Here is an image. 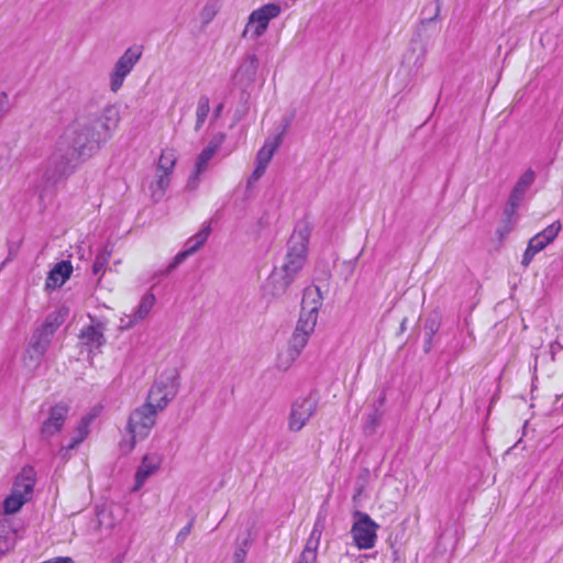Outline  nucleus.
Segmentation results:
<instances>
[{
	"mask_svg": "<svg viewBox=\"0 0 563 563\" xmlns=\"http://www.w3.org/2000/svg\"><path fill=\"white\" fill-rule=\"evenodd\" d=\"M294 279L278 267H275L263 285L264 296L279 298L284 296Z\"/></svg>",
	"mask_w": 563,
	"mask_h": 563,
	"instance_id": "nucleus-12",
	"label": "nucleus"
},
{
	"mask_svg": "<svg viewBox=\"0 0 563 563\" xmlns=\"http://www.w3.org/2000/svg\"><path fill=\"white\" fill-rule=\"evenodd\" d=\"M210 112V100L207 96H200L196 109L195 131H199Z\"/></svg>",
	"mask_w": 563,
	"mask_h": 563,
	"instance_id": "nucleus-32",
	"label": "nucleus"
},
{
	"mask_svg": "<svg viewBox=\"0 0 563 563\" xmlns=\"http://www.w3.org/2000/svg\"><path fill=\"white\" fill-rule=\"evenodd\" d=\"M80 339L84 344L90 347H100L104 344L103 327L101 324H91L84 328L80 332Z\"/></svg>",
	"mask_w": 563,
	"mask_h": 563,
	"instance_id": "nucleus-23",
	"label": "nucleus"
},
{
	"mask_svg": "<svg viewBox=\"0 0 563 563\" xmlns=\"http://www.w3.org/2000/svg\"><path fill=\"white\" fill-rule=\"evenodd\" d=\"M68 411L69 407L66 404L59 402L53 406L48 411L47 419L44 420L42 423V437L48 439L59 433L68 416Z\"/></svg>",
	"mask_w": 563,
	"mask_h": 563,
	"instance_id": "nucleus-11",
	"label": "nucleus"
},
{
	"mask_svg": "<svg viewBox=\"0 0 563 563\" xmlns=\"http://www.w3.org/2000/svg\"><path fill=\"white\" fill-rule=\"evenodd\" d=\"M310 233L311 229L307 221H299L296 224L287 243L284 263L278 267L294 280L298 277L307 262Z\"/></svg>",
	"mask_w": 563,
	"mask_h": 563,
	"instance_id": "nucleus-2",
	"label": "nucleus"
},
{
	"mask_svg": "<svg viewBox=\"0 0 563 563\" xmlns=\"http://www.w3.org/2000/svg\"><path fill=\"white\" fill-rule=\"evenodd\" d=\"M25 503H27L25 500V496L19 495L11 490V494L3 501L4 512L9 515L15 514Z\"/></svg>",
	"mask_w": 563,
	"mask_h": 563,
	"instance_id": "nucleus-36",
	"label": "nucleus"
},
{
	"mask_svg": "<svg viewBox=\"0 0 563 563\" xmlns=\"http://www.w3.org/2000/svg\"><path fill=\"white\" fill-rule=\"evenodd\" d=\"M222 111V104L217 106L214 109V117L218 118L221 114Z\"/></svg>",
	"mask_w": 563,
	"mask_h": 563,
	"instance_id": "nucleus-50",
	"label": "nucleus"
},
{
	"mask_svg": "<svg viewBox=\"0 0 563 563\" xmlns=\"http://www.w3.org/2000/svg\"><path fill=\"white\" fill-rule=\"evenodd\" d=\"M433 333H434V329H433V328H431V329H430V333H429V340H428V345H427V347H426V351H429V350H430V346H431V338H432Z\"/></svg>",
	"mask_w": 563,
	"mask_h": 563,
	"instance_id": "nucleus-48",
	"label": "nucleus"
},
{
	"mask_svg": "<svg viewBox=\"0 0 563 563\" xmlns=\"http://www.w3.org/2000/svg\"><path fill=\"white\" fill-rule=\"evenodd\" d=\"M128 316H129V314H124V317H122V318L120 319V321L123 319V320H124V322H123V323H126V322L129 321Z\"/></svg>",
	"mask_w": 563,
	"mask_h": 563,
	"instance_id": "nucleus-51",
	"label": "nucleus"
},
{
	"mask_svg": "<svg viewBox=\"0 0 563 563\" xmlns=\"http://www.w3.org/2000/svg\"><path fill=\"white\" fill-rule=\"evenodd\" d=\"M322 295L319 287H308L305 289L301 300V310L319 314L322 306Z\"/></svg>",
	"mask_w": 563,
	"mask_h": 563,
	"instance_id": "nucleus-21",
	"label": "nucleus"
},
{
	"mask_svg": "<svg viewBox=\"0 0 563 563\" xmlns=\"http://www.w3.org/2000/svg\"><path fill=\"white\" fill-rule=\"evenodd\" d=\"M51 340L52 339L36 331L33 333L30 344L23 355V364L29 372H34L38 368L51 344Z\"/></svg>",
	"mask_w": 563,
	"mask_h": 563,
	"instance_id": "nucleus-9",
	"label": "nucleus"
},
{
	"mask_svg": "<svg viewBox=\"0 0 563 563\" xmlns=\"http://www.w3.org/2000/svg\"><path fill=\"white\" fill-rule=\"evenodd\" d=\"M323 523L318 519L312 528V531L306 542L297 563H316L317 551L319 548L320 539L322 536Z\"/></svg>",
	"mask_w": 563,
	"mask_h": 563,
	"instance_id": "nucleus-15",
	"label": "nucleus"
},
{
	"mask_svg": "<svg viewBox=\"0 0 563 563\" xmlns=\"http://www.w3.org/2000/svg\"><path fill=\"white\" fill-rule=\"evenodd\" d=\"M224 141L225 134L222 132L217 133L211 137L208 145L203 150H206L207 152L214 156V154L219 151Z\"/></svg>",
	"mask_w": 563,
	"mask_h": 563,
	"instance_id": "nucleus-39",
	"label": "nucleus"
},
{
	"mask_svg": "<svg viewBox=\"0 0 563 563\" xmlns=\"http://www.w3.org/2000/svg\"><path fill=\"white\" fill-rule=\"evenodd\" d=\"M385 397L382 396L379 398V407H375L372 412H369L366 417V421L364 424V432L367 435L374 434L377 428L380 424L382 418L384 416V410L382 407L384 406Z\"/></svg>",
	"mask_w": 563,
	"mask_h": 563,
	"instance_id": "nucleus-28",
	"label": "nucleus"
},
{
	"mask_svg": "<svg viewBox=\"0 0 563 563\" xmlns=\"http://www.w3.org/2000/svg\"><path fill=\"white\" fill-rule=\"evenodd\" d=\"M177 163V153L174 148L166 147L162 150L155 169L173 176Z\"/></svg>",
	"mask_w": 563,
	"mask_h": 563,
	"instance_id": "nucleus-26",
	"label": "nucleus"
},
{
	"mask_svg": "<svg viewBox=\"0 0 563 563\" xmlns=\"http://www.w3.org/2000/svg\"><path fill=\"white\" fill-rule=\"evenodd\" d=\"M169 401L167 400V397H165V393H163L158 386L153 384L147 394L145 405L161 412L167 407Z\"/></svg>",
	"mask_w": 563,
	"mask_h": 563,
	"instance_id": "nucleus-30",
	"label": "nucleus"
},
{
	"mask_svg": "<svg viewBox=\"0 0 563 563\" xmlns=\"http://www.w3.org/2000/svg\"><path fill=\"white\" fill-rule=\"evenodd\" d=\"M211 232L210 223H203L200 230L186 242V247L191 254L199 251L207 242Z\"/></svg>",
	"mask_w": 563,
	"mask_h": 563,
	"instance_id": "nucleus-29",
	"label": "nucleus"
},
{
	"mask_svg": "<svg viewBox=\"0 0 563 563\" xmlns=\"http://www.w3.org/2000/svg\"><path fill=\"white\" fill-rule=\"evenodd\" d=\"M9 111L7 96H0V120L4 117V114Z\"/></svg>",
	"mask_w": 563,
	"mask_h": 563,
	"instance_id": "nucleus-44",
	"label": "nucleus"
},
{
	"mask_svg": "<svg viewBox=\"0 0 563 563\" xmlns=\"http://www.w3.org/2000/svg\"><path fill=\"white\" fill-rule=\"evenodd\" d=\"M246 558V552L243 549H239L235 551L233 556V563H244Z\"/></svg>",
	"mask_w": 563,
	"mask_h": 563,
	"instance_id": "nucleus-46",
	"label": "nucleus"
},
{
	"mask_svg": "<svg viewBox=\"0 0 563 563\" xmlns=\"http://www.w3.org/2000/svg\"><path fill=\"white\" fill-rule=\"evenodd\" d=\"M102 126L107 131L114 130L120 121V112L115 106H108L102 112Z\"/></svg>",
	"mask_w": 563,
	"mask_h": 563,
	"instance_id": "nucleus-34",
	"label": "nucleus"
},
{
	"mask_svg": "<svg viewBox=\"0 0 563 563\" xmlns=\"http://www.w3.org/2000/svg\"><path fill=\"white\" fill-rule=\"evenodd\" d=\"M221 8V0H208L199 12V20L202 25H208L218 14Z\"/></svg>",
	"mask_w": 563,
	"mask_h": 563,
	"instance_id": "nucleus-31",
	"label": "nucleus"
},
{
	"mask_svg": "<svg viewBox=\"0 0 563 563\" xmlns=\"http://www.w3.org/2000/svg\"><path fill=\"white\" fill-rule=\"evenodd\" d=\"M95 419V415H86L81 418L78 427L75 430L74 437L68 445L65 446V451H71L78 446L89 434V428Z\"/></svg>",
	"mask_w": 563,
	"mask_h": 563,
	"instance_id": "nucleus-24",
	"label": "nucleus"
},
{
	"mask_svg": "<svg viewBox=\"0 0 563 563\" xmlns=\"http://www.w3.org/2000/svg\"><path fill=\"white\" fill-rule=\"evenodd\" d=\"M69 452H70V451H65V446H63V448L60 449V455H62V457H63V459H65V460H67V459L69 457Z\"/></svg>",
	"mask_w": 563,
	"mask_h": 563,
	"instance_id": "nucleus-49",
	"label": "nucleus"
},
{
	"mask_svg": "<svg viewBox=\"0 0 563 563\" xmlns=\"http://www.w3.org/2000/svg\"><path fill=\"white\" fill-rule=\"evenodd\" d=\"M98 146L95 122L87 119L71 122L47 161L45 176L54 179L68 176L81 162L89 158Z\"/></svg>",
	"mask_w": 563,
	"mask_h": 563,
	"instance_id": "nucleus-1",
	"label": "nucleus"
},
{
	"mask_svg": "<svg viewBox=\"0 0 563 563\" xmlns=\"http://www.w3.org/2000/svg\"><path fill=\"white\" fill-rule=\"evenodd\" d=\"M318 408V399L312 396L300 397L291 405L288 428L292 432L300 431L310 418L316 413Z\"/></svg>",
	"mask_w": 563,
	"mask_h": 563,
	"instance_id": "nucleus-7",
	"label": "nucleus"
},
{
	"mask_svg": "<svg viewBox=\"0 0 563 563\" xmlns=\"http://www.w3.org/2000/svg\"><path fill=\"white\" fill-rule=\"evenodd\" d=\"M142 55L143 47L141 45H133L126 48L118 58L109 73V88L112 92L115 93L122 88L125 78L134 69Z\"/></svg>",
	"mask_w": 563,
	"mask_h": 563,
	"instance_id": "nucleus-4",
	"label": "nucleus"
},
{
	"mask_svg": "<svg viewBox=\"0 0 563 563\" xmlns=\"http://www.w3.org/2000/svg\"><path fill=\"white\" fill-rule=\"evenodd\" d=\"M155 301H156V298L152 292L145 294L142 297L141 302H140L139 307L136 308L135 312L128 316L129 321L126 323H123L124 320L123 319L121 320V325H119L120 329L129 330V329L133 328L134 325H136L137 323H140L141 321H143L148 316Z\"/></svg>",
	"mask_w": 563,
	"mask_h": 563,
	"instance_id": "nucleus-17",
	"label": "nucleus"
},
{
	"mask_svg": "<svg viewBox=\"0 0 563 563\" xmlns=\"http://www.w3.org/2000/svg\"><path fill=\"white\" fill-rule=\"evenodd\" d=\"M111 517V512L107 509H101L97 514L98 523L100 527H106L107 529L113 528L114 523L109 520Z\"/></svg>",
	"mask_w": 563,
	"mask_h": 563,
	"instance_id": "nucleus-42",
	"label": "nucleus"
},
{
	"mask_svg": "<svg viewBox=\"0 0 563 563\" xmlns=\"http://www.w3.org/2000/svg\"><path fill=\"white\" fill-rule=\"evenodd\" d=\"M534 180L536 173L531 168L527 169L515 184L509 197L522 202Z\"/></svg>",
	"mask_w": 563,
	"mask_h": 563,
	"instance_id": "nucleus-22",
	"label": "nucleus"
},
{
	"mask_svg": "<svg viewBox=\"0 0 563 563\" xmlns=\"http://www.w3.org/2000/svg\"><path fill=\"white\" fill-rule=\"evenodd\" d=\"M190 255H192L188 249L186 247V250L179 252L175 257L174 260L169 263V265L167 266V269L166 272L167 273H170L172 271H174L178 265H180L185 260H187Z\"/></svg>",
	"mask_w": 563,
	"mask_h": 563,
	"instance_id": "nucleus-41",
	"label": "nucleus"
},
{
	"mask_svg": "<svg viewBox=\"0 0 563 563\" xmlns=\"http://www.w3.org/2000/svg\"><path fill=\"white\" fill-rule=\"evenodd\" d=\"M62 322L63 319L60 318L59 313H51L47 316L45 322L38 329H36V332L42 333L43 335H46L47 338L52 339L54 332L62 324Z\"/></svg>",
	"mask_w": 563,
	"mask_h": 563,
	"instance_id": "nucleus-33",
	"label": "nucleus"
},
{
	"mask_svg": "<svg viewBox=\"0 0 563 563\" xmlns=\"http://www.w3.org/2000/svg\"><path fill=\"white\" fill-rule=\"evenodd\" d=\"M561 229V222L554 221L553 223L548 225L543 231L532 236L529 240L528 246L522 255L521 265L525 267L529 266L536 254L543 251L549 244H551L555 240Z\"/></svg>",
	"mask_w": 563,
	"mask_h": 563,
	"instance_id": "nucleus-8",
	"label": "nucleus"
},
{
	"mask_svg": "<svg viewBox=\"0 0 563 563\" xmlns=\"http://www.w3.org/2000/svg\"><path fill=\"white\" fill-rule=\"evenodd\" d=\"M355 516L358 517V520L353 523L351 529L353 541L361 550L372 549L375 545L379 526L367 514L356 511Z\"/></svg>",
	"mask_w": 563,
	"mask_h": 563,
	"instance_id": "nucleus-6",
	"label": "nucleus"
},
{
	"mask_svg": "<svg viewBox=\"0 0 563 563\" xmlns=\"http://www.w3.org/2000/svg\"><path fill=\"white\" fill-rule=\"evenodd\" d=\"M310 335L311 334L298 331V329L295 328L286 354L280 355L278 358L279 368L287 369L290 366V364L300 355L307 345Z\"/></svg>",
	"mask_w": 563,
	"mask_h": 563,
	"instance_id": "nucleus-13",
	"label": "nucleus"
},
{
	"mask_svg": "<svg viewBox=\"0 0 563 563\" xmlns=\"http://www.w3.org/2000/svg\"><path fill=\"white\" fill-rule=\"evenodd\" d=\"M318 321V314L313 312L302 311L300 312L299 320L296 328L298 331H302L312 334Z\"/></svg>",
	"mask_w": 563,
	"mask_h": 563,
	"instance_id": "nucleus-35",
	"label": "nucleus"
},
{
	"mask_svg": "<svg viewBox=\"0 0 563 563\" xmlns=\"http://www.w3.org/2000/svg\"><path fill=\"white\" fill-rule=\"evenodd\" d=\"M35 485V471L31 466L22 468L21 473L16 476L12 487V492L25 496V500L29 501Z\"/></svg>",
	"mask_w": 563,
	"mask_h": 563,
	"instance_id": "nucleus-19",
	"label": "nucleus"
},
{
	"mask_svg": "<svg viewBox=\"0 0 563 563\" xmlns=\"http://www.w3.org/2000/svg\"><path fill=\"white\" fill-rule=\"evenodd\" d=\"M73 273V266L68 261L57 263L48 273L45 282L46 289H56L62 287Z\"/></svg>",
	"mask_w": 563,
	"mask_h": 563,
	"instance_id": "nucleus-18",
	"label": "nucleus"
},
{
	"mask_svg": "<svg viewBox=\"0 0 563 563\" xmlns=\"http://www.w3.org/2000/svg\"><path fill=\"white\" fill-rule=\"evenodd\" d=\"M212 157H213V155H211L206 150H202L201 153L198 155L196 164H195V169L188 180V185L191 188H196L198 186L199 177L201 174H203L207 170L208 164Z\"/></svg>",
	"mask_w": 563,
	"mask_h": 563,
	"instance_id": "nucleus-27",
	"label": "nucleus"
},
{
	"mask_svg": "<svg viewBox=\"0 0 563 563\" xmlns=\"http://www.w3.org/2000/svg\"><path fill=\"white\" fill-rule=\"evenodd\" d=\"M162 464V457L157 454H146L142 459L140 466L135 473V482L132 488L133 492H137L144 485L150 476L158 471Z\"/></svg>",
	"mask_w": 563,
	"mask_h": 563,
	"instance_id": "nucleus-14",
	"label": "nucleus"
},
{
	"mask_svg": "<svg viewBox=\"0 0 563 563\" xmlns=\"http://www.w3.org/2000/svg\"><path fill=\"white\" fill-rule=\"evenodd\" d=\"M282 12L280 5L267 3L254 10L247 19V23L242 32L243 38L256 40L267 30L271 20L277 18Z\"/></svg>",
	"mask_w": 563,
	"mask_h": 563,
	"instance_id": "nucleus-5",
	"label": "nucleus"
},
{
	"mask_svg": "<svg viewBox=\"0 0 563 563\" xmlns=\"http://www.w3.org/2000/svg\"><path fill=\"white\" fill-rule=\"evenodd\" d=\"M247 64H249L247 67L250 68L251 74L255 75L256 69H257V64H258L256 56L255 55L249 56Z\"/></svg>",
	"mask_w": 563,
	"mask_h": 563,
	"instance_id": "nucleus-45",
	"label": "nucleus"
},
{
	"mask_svg": "<svg viewBox=\"0 0 563 563\" xmlns=\"http://www.w3.org/2000/svg\"><path fill=\"white\" fill-rule=\"evenodd\" d=\"M521 202L518 200H515L512 198H508V202L504 209V218L506 220H512L517 223V210L520 207Z\"/></svg>",
	"mask_w": 563,
	"mask_h": 563,
	"instance_id": "nucleus-38",
	"label": "nucleus"
},
{
	"mask_svg": "<svg viewBox=\"0 0 563 563\" xmlns=\"http://www.w3.org/2000/svg\"><path fill=\"white\" fill-rule=\"evenodd\" d=\"M16 541V532L7 521H0V558L11 551Z\"/></svg>",
	"mask_w": 563,
	"mask_h": 563,
	"instance_id": "nucleus-25",
	"label": "nucleus"
},
{
	"mask_svg": "<svg viewBox=\"0 0 563 563\" xmlns=\"http://www.w3.org/2000/svg\"><path fill=\"white\" fill-rule=\"evenodd\" d=\"M157 413V410L145 404L131 412L128 421V431L131 434V439L121 443V450L123 452H131L136 441L144 440L148 437L155 426Z\"/></svg>",
	"mask_w": 563,
	"mask_h": 563,
	"instance_id": "nucleus-3",
	"label": "nucleus"
},
{
	"mask_svg": "<svg viewBox=\"0 0 563 563\" xmlns=\"http://www.w3.org/2000/svg\"><path fill=\"white\" fill-rule=\"evenodd\" d=\"M516 227V222L512 220L503 219L499 227L496 230V234L499 240H504Z\"/></svg>",
	"mask_w": 563,
	"mask_h": 563,
	"instance_id": "nucleus-40",
	"label": "nucleus"
},
{
	"mask_svg": "<svg viewBox=\"0 0 563 563\" xmlns=\"http://www.w3.org/2000/svg\"><path fill=\"white\" fill-rule=\"evenodd\" d=\"M282 144V134L274 136L273 139H268L265 141L262 148L256 154V166L253 170L249 185L257 181L265 173L274 153Z\"/></svg>",
	"mask_w": 563,
	"mask_h": 563,
	"instance_id": "nucleus-10",
	"label": "nucleus"
},
{
	"mask_svg": "<svg viewBox=\"0 0 563 563\" xmlns=\"http://www.w3.org/2000/svg\"><path fill=\"white\" fill-rule=\"evenodd\" d=\"M290 124V119H286L285 122H284V126H283V130L279 134H282V137L284 136V134L286 133L288 126Z\"/></svg>",
	"mask_w": 563,
	"mask_h": 563,
	"instance_id": "nucleus-47",
	"label": "nucleus"
},
{
	"mask_svg": "<svg viewBox=\"0 0 563 563\" xmlns=\"http://www.w3.org/2000/svg\"><path fill=\"white\" fill-rule=\"evenodd\" d=\"M170 181L172 175L155 169L154 178L148 184L150 196L154 202H159L164 198Z\"/></svg>",
	"mask_w": 563,
	"mask_h": 563,
	"instance_id": "nucleus-20",
	"label": "nucleus"
},
{
	"mask_svg": "<svg viewBox=\"0 0 563 563\" xmlns=\"http://www.w3.org/2000/svg\"><path fill=\"white\" fill-rule=\"evenodd\" d=\"M191 528H192V522H189L188 525H186L184 528L180 529V531L176 536L177 544H183L186 541V539L188 538V536L191 532Z\"/></svg>",
	"mask_w": 563,
	"mask_h": 563,
	"instance_id": "nucleus-43",
	"label": "nucleus"
},
{
	"mask_svg": "<svg viewBox=\"0 0 563 563\" xmlns=\"http://www.w3.org/2000/svg\"><path fill=\"white\" fill-rule=\"evenodd\" d=\"M156 386H158L163 393H165V397L170 402L172 399L176 396L179 387V373L175 367L167 368L163 371L156 380L154 382Z\"/></svg>",
	"mask_w": 563,
	"mask_h": 563,
	"instance_id": "nucleus-16",
	"label": "nucleus"
},
{
	"mask_svg": "<svg viewBox=\"0 0 563 563\" xmlns=\"http://www.w3.org/2000/svg\"><path fill=\"white\" fill-rule=\"evenodd\" d=\"M111 253H112V249L109 247L108 245H106L97 254V256L95 258V262H93V265H92L93 274L97 275V274H99L104 268V266L108 264V262L110 260Z\"/></svg>",
	"mask_w": 563,
	"mask_h": 563,
	"instance_id": "nucleus-37",
	"label": "nucleus"
}]
</instances>
